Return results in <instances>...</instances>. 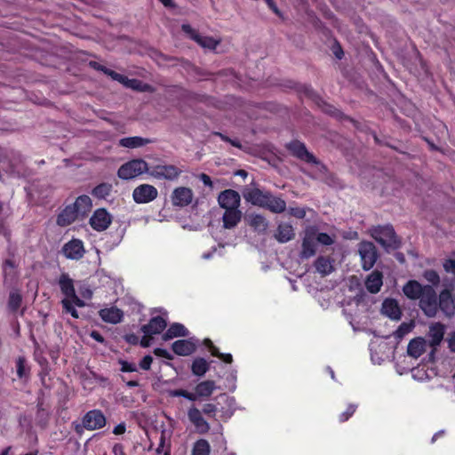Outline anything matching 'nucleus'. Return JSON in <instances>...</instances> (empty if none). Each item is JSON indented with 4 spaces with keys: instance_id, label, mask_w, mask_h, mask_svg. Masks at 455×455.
<instances>
[{
    "instance_id": "f257e3e1",
    "label": "nucleus",
    "mask_w": 455,
    "mask_h": 455,
    "mask_svg": "<svg viewBox=\"0 0 455 455\" xmlns=\"http://www.w3.org/2000/svg\"><path fill=\"white\" fill-rule=\"evenodd\" d=\"M286 149L291 153V156L303 161L307 164L319 165L320 172L328 174L327 179H330L333 181L336 178L334 174L330 173L328 172V168L325 164H322L320 160H318L313 153L309 152L305 145V143L293 140L285 145Z\"/></svg>"
},
{
    "instance_id": "f03ea898",
    "label": "nucleus",
    "mask_w": 455,
    "mask_h": 455,
    "mask_svg": "<svg viewBox=\"0 0 455 455\" xmlns=\"http://www.w3.org/2000/svg\"><path fill=\"white\" fill-rule=\"evenodd\" d=\"M296 89L300 94H302L305 97L315 101L319 106V108H321L322 111L324 112L325 114H327L331 116H333L340 121L347 120L349 122H354V120L351 117L345 115L343 112H341L339 109H338L334 106L324 101L314 91V89L312 88V86L310 84H298Z\"/></svg>"
},
{
    "instance_id": "7ed1b4c3",
    "label": "nucleus",
    "mask_w": 455,
    "mask_h": 455,
    "mask_svg": "<svg viewBox=\"0 0 455 455\" xmlns=\"http://www.w3.org/2000/svg\"><path fill=\"white\" fill-rule=\"evenodd\" d=\"M371 235L377 243L385 248L397 249L400 246V241L391 225L373 227Z\"/></svg>"
},
{
    "instance_id": "20e7f679",
    "label": "nucleus",
    "mask_w": 455,
    "mask_h": 455,
    "mask_svg": "<svg viewBox=\"0 0 455 455\" xmlns=\"http://www.w3.org/2000/svg\"><path fill=\"white\" fill-rule=\"evenodd\" d=\"M148 166L146 161L132 159L119 167L117 176L122 180H132L148 172Z\"/></svg>"
},
{
    "instance_id": "39448f33",
    "label": "nucleus",
    "mask_w": 455,
    "mask_h": 455,
    "mask_svg": "<svg viewBox=\"0 0 455 455\" xmlns=\"http://www.w3.org/2000/svg\"><path fill=\"white\" fill-rule=\"evenodd\" d=\"M419 307L427 317H435L438 313L437 294L433 286L426 284V291L419 299Z\"/></svg>"
},
{
    "instance_id": "423d86ee",
    "label": "nucleus",
    "mask_w": 455,
    "mask_h": 455,
    "mask_svg": "<svg viewBox=\"0 0 455 455\" xmlns=\"http://www.w3.org/2000/svg\"><path fill=\"white\" fill-rule=\"evenodd\" d=\"M358 252L361 258L362 267L370 270L378 259V251L371 242L363 241L358 244Z\"/></svg>"
},
{
    "instance_id": "0eeeda50",
    "label": "nucleus",
    "mask_w": 455,
    "mask_h": 455,
    "mask_svg": "<svg viewBox=\"0 0 455 455\" xmlns=\"http://www.w3.org/2000/svg\"><path fill=\"white\" fill-rule=\"evenodd\" d=\"M181 30L193 41L197 43L200 46L210 50L216 49L219 41L212 36H202L197 30L193 28L189 24H182Z\"/></svg>"
},
{
    "instance_id": "6e6552de",
    "label": "nucleus",
    "mask_w": 455,
    "mask_h": 455,
    "mask_svg": "<svg viewBox=\"0 0 455 455\" xmlns=\"http://www.w3.org/2000/svg\"><path fill=\"white\" fill-rule=\"evenodd\" d=\"M315 246V227H308L305 230L299 257L302 259L313 257L316 252Z\"/></svg>"
},
{
    "instance_id": "1a4fd4ad",
    "label": "nucleus",
    "mask_w": 455,
    "mask_h": 455,
    "mask_svg": "<svg viewBox=\"0 0 455 455\" xmlns=\"http://www.w3.org/2000/svg\"><path fill=\"white\" fill-rule=\"evenodd\" d=\"M61 253L68 259H81L85 253V249L83 241L77 238H72L70 241H68L62 246Z\"/></svg>"
},
{
    "instance_id": "9d476101",
    "label": "nucleus",
    "mask_w": 455,
    "mask_h": 455,
    "mask_svg": "<svg viewBox=\"0 0 455 455\" xmlns=\"http://www.w3.org/2000/svg\"><path fill=\"white\" fill-rule=\"evenodd\" d=\"M111 222L112 216L105 208L97 209L89 220L92 228L98 232L106 230Z\"/></svg>"
},
{
    "instance_id": "9b49d317",
    "label": "nucleus",
    "mask_w": 455,
    "mask_h": 455,
    "mask_svg": "<svg viewBox=\"0 0 455 455\" xmlns=\"http://www.w3.org/2000/svg\"><path fill=\"white\" fill-rule=\"evenodd\" d=\"M437 300L438 310L440 309L445 316L452 317L455 314V298L451 289H443L437 297Z\"/></svg>"
},
{
    "instance_id": "f8f14e48",
    "label": "nucleus",
    "mask_w": 455,
    "mask_h": 455,
    "mask_svg": "<svg viewBox=\"0 0 455 455\" xmlns=\"http://www.w3.org/2000/svg\"><path fill=\"white\" fill-rule=\"evenodd\" d=\"M13 257L14 255L12 253V258L5 259L2 263L3 283L4 285L14 283L19 276V264Z\"/></svg>"
},
{
    "instance_id": "ddd939ff",
    "label": "nucleus",
    "mask_w": 455,
    "mask_h": 455,
    "mask_svg": "<svg viewBox=\"0 0 455 455\" xmlns=\"http://www.w3.org/2000/svg\"><path fill=\"white\" fill-rule=\"evenodd\" d=\"M157 189L148 184H142L134 188L132 198L137 204H148L157 197Z\"/></svg>"
},
{
    "instance_id": "4468645a",
    "label": "nucleus",
    "mask_w": 455,
    "mask_h": 455,
    "mask_svg": "<svg viewBox=\"0 0 455 455\" xmlns=\"http://www.w3.org/2000/svg\"><path fill=\"white\" fill-rule=\"evenodd\" d=\"M445 331L446 326L441 322L430 323L426 335L428 347H439L444 339Z\"/></svg>"
},
{
    "instance_id": "2eb2a0df",
    "label": "nucleus",
    "mask_w": 455,
    "mask_h": 455,
    "mask_svg": "<svg viewBox=\"0 0 455 455\" xmlns=\"http://www.w3.org/2000/svg\"><path fill=\"white\" fill-rule=\"evenodd\" d=\"M116 78L115 81H117L121 84H123L126 88L132 89L133 91L140 92H154L156 91L155 87L152 86L149 84L144 83L140 79L136 78H128L127 76L117 74L116 76Z\"/></svg>"
},
{
    "instance_id": "dca6fc26",
    "label": "nucleus",
    "mask_w": 455,
    "mask_h": 455,
    "mask_svg": "<svg viewBox=\"0 0 455 455\" xmlns=\"http://www.w3.org/2000/svg\"><path fill=\"white\" fill-rule=\"evenodd\" d=\"M241 197L238 192L233 189H226L220 193L218 203L220 206L225 210L238 208Z\"/></svg>"
},
{
    "instance_id": "f3484780",
    "label": "nucleus",
    "mask_w": 455,
    "mask_h": 455,
    "mask_svg": "<svg viewBox=\"0 0 455 455\" xmlns=\"http://www.w3.org/2000/svg\"><path fill=\"white\" fill-rule=\"evenodd\" d=\"M106 424V418L104 414L99 410H92L88 411L84 419L83 425L86 429L95 430L101 428Z\"/></svg>"
},
{
    "instance_id": "a211bd4d",
    "label": "nucleus",
    "mask_w": 455,
    "mask_h": 455,
    "mask_svg": "<svg viewBox=\"0 0 455 455\" xmlns=\"http://www.w3.org/2000/svg\"><path fill=\"white\" fill-rule=\"evenodd\" d=\"M381 314L393 321H399L403 315L397 300L392 298H387L383 300Z\"/></svg>"
},
{
    "instance_id": "6ab92c4d",
    "label": "nucleus",
    "mask_w": 455,
    "mask_h": 455,
    "mask_svg": "<svg viewBox=\"0 0 455 455\" xmlns=\"http://www.w3.org/2000/svg\"><path fill=\"white\" fill-rule=\"evenodd\" d=\"M269 191H262L257 188H249L243 192V197L251 204L264 208L267 198H269Z\"/></svg>"
},
{
    "instance_id": "aec40b11",
    "label": "nucleus",
    "mask_w": 455,
    "mask_h": 455,
    "mask_svg": "<svg viewBox=\"0 0 455 455\" xmlns=\"http://www.w3.org/2000/svg\"><path fill=\"white\" fill-rule=\"evenodd\" d=\"M427 341L425 337H416L411 339L407 346V354L409 356L418 359L426 351L427 347Z\"/></svg>"
},
{
    "instance_id": "412c9836",
    "label": "nucleus",
    "mask_w": 455,
    "mask_h": 455,
    "mask_svg": "<svg viewBox=\"0 0 455 455\" xmlns=\"http://www.w3.org/2000/svg\"><path fill=\"white\" fill-rule=\"evenodd\" d=\"M426 291V285L421 284L416 280H409L403 286V292L406 298L411 300L419 299Z\"/></svg>"
},
{
    "instance_id": "4be33fe9",
    "label": "nucleus",
    "mask_w": 455,
    "mask_h": 455,
    "mask_svg": "<svg viewBox=\"0 0 455 455\" xmlns=\"http://www.w3.org/2000/svg\"><path fill=\"white\" fill-rule=\"evenodd\" d=\"M192 190L185 187H180L175 188L172 195V204L176 206H187L192 202Z\"/></svg>"
},
{
    "instance_id": "5701e85b",
    "label": "nucleus",
    "mask_w": 455,
    "mask_h": 455,
    "mask_svg": "<svg viewBox=\"0 0 455 455\" xmlns=\"http://www.w3.org/2000/svg\"><path fill=\"white\" fill-rule=\"evenodd\" d=\"M167 326L166 320L160 315L152 317L147 324L141 326L144 334H160Z\"/></svg>"
},
{
    "instance_id": "b1692460",
    "label": "nucleus",
    "mask_w": 455,
    "mask_h": 455,
    "mask_svg": "<svg viewBox=\"0 0 455 455\" xmlns=\"http://www.w3.org/2000/svg\"><path fill=\"white\" fill-rule=\"evenodd\" d=\"M202 345L212 356L218 358L221 363L232 364L233 355L230 353H221L210 339H204Z\"/></svg>"
},
{
    "instance_id": "393cba45",
    "label": "nucleus",
    "mask_w": 455,
    "mask_h": 455,
    "mask_svg": "<svg viewBox=\"0 0 455 455\" xmlns=\"http://www.w3.org/2000/svg\"><path fill=\"white\" fill-rule=\"evenodd\" d=\"M99 315L103 322L116 324L123 321L124 312L116 307H111L100 309Z\"/></svg>"
},
{
    "instance_id": "a878e982",
    "label": "nucleus",
    "mask_w": 455,
    "mask_h": 455,
    "mask_svg": "<svg viewBox=\"0 0 455 455\" xmlns=\"http://www.w3.org/2000/svg\"><path fill=\"white\" fill-rule=\"evenodd\" d=\"M172 351L178 355H189L196 350V343L192 339H178L172 345Z\"/></svg>"
},
{
    "instance_id": "bb28decb",
    "label": "nucleus",
    "mask_w": 455,
    "mask_h": 455,
    "mask_svg": "<svg viewBox=\"0 0 455 455\" xmlns=\"http://www.w3.org/2000/svg\"><path fill=\"white\" fill-rule=\"evenodd\" d=\"M181 173V170L172 164L156 165L153 171V175L158 179L175 180Z\"/></svg>"
},
{
    "instance_id": "cd10ccee",
    "label": "nucleus",
    "mask_w": 455,
    "mask_h": 455,
    "mask_svg": "<svg viewBox=\"0 0 455 455\" xmlns=\"http://www.w3.org/2000/svg\"><path fill=\"white\" fill-rule=\"evenodd\" d=\"M189 420L194 424L200 434H205L210 430V425L202 417L201 411L197 408H191L188 413Z\"/></svg>"
},
{
    "instance_id": "c85d7f7f",
    "label": "nucleus",
    "mask_w": 455,
    "mask_h": 455,
    "mask_svg": "<svg viewBox=\"0 0 455 455\" xmlns=\"http://www.w3.org/2000/svg\"><path fill=\"white\" fill-rule=\"evenodd\" d=\"M77 217L76 210L72 204H68L58 214L56 223L60 227H67L71 225Z\"/></svg>"
},
{
    "instance_id": "c756f323",
    "label": "nucleus",
    "mask_w": 455,
    "mask_h": 455,
    "mask_svg": "<svg viewBox=\"0 0 455 455\" xmlns=\"http://www.w3.org/2000/svg\"><path fill=\"white\" fill-rule=\"evenodd\" d=\"M383 285V274L379 270L372 271L365 280V287L371 294L378 293Z\"/></svg>"
},
{
    "instance_id": "7c9ffc66",
    "label": "nucleus",
    "mask_w": 455,
    "mask_h": 455,
    "mask_svg": "<svg viewBox=\"0 0 455 455\" xmlns=\"http://www.w3.org/2000/svg\"><path fill=\"white\" fill-rule=\"evenodd\" d=\"M275 237L281 243L292 240L295 237L292 226L287 223L278 225Z\"/></svg>"
},
{
    "instance_id": "2f4dec72",
    "label": "nucleus",
    "mask_w": 455,
    "mask_h": 455,
    "mask_svg": "<svg viewBox=\"0 0 455 455\" xmlns=\"http://www.w3.org/2000/svg\"><path fill=\"white\" fill-rule=\"evenodd\" d=\"M242 212L238 208L227 209L223 214V226L225 228H235L241 220Z\"/></svg>"
},
{
    "instance_id": "473e14b6",
    "label": "nucleus",
    "mask_w": 455,
    "mask_h": 455,
    "mask_svg": "<svg viewBox=\"0 0 455 455\" xmlns=\"http://www.w3.org/2000/svg\"><path fill=\"white\" fill-rule=\"evenodd\" d=\"M59 287L65 296L64 299H68L74 292H76L74 280L68 273H62L58 281Z\"/></svg>"
},
{
    "instance_id": "72a5a7b5",
    "label": "nucleus",
    "mask_w": 455,
    "mask_h": 455,
    "mask_svg": "<svg viewBox=\"0 0 455 455\" xmlns=\"http://www.w3.org/2000/svg\"><path fill=\"white\" fill-rule=\"evenodd\" d=\"M72 205L74 206V209L76 210L78 215L84 216L91 212L92 208V202L89 196L82 195L76 199Z\"/></svg>"
},
{
    "instance_id": "f704fd0d",
    "label": "nucleus",
    "mask_w": 455,
    "mask_h": 455,
    "mask_svg": "<svg viewBox=\"0 0 455 455\" xmlns=\"http://www.w3.org/2000/svg\"><path fill=\"white\" fill-rule=\"evenodd\" d=\"M188 335V329L180 323H174L170 325L163 335L164 340H169L176 337H187Z\"/></svg>"
},
{
    "instance_id": "c9c22d12",
    "label": "nucleus",
    "mask_w": 455,
    "mask_h": 455,
    "mask_svg": "<svg viewBox=\"0 0 455 455\" xmlns=\"http://www.w3.org/2000/svg\"><path fill=\"white\" fill-rule=\"evenodd\" d=\"M264 208L275 213H282L286 209V203L281 197L274 196L270 192Z\"/></svg>"
},
{
    "instance_id": "e433bc0d",
    "label": "nucleus",
    "mask_w": 455,
    "mask_h": 455,
    "mask_svg": "<svg viewBox=\"0 0 455 455\" xmlns=\"http://www.w3.org/2000/svg\"><path fill=\"white\" fill-rule=\"evenodd\" d=\"M22 295L19 289H13L10 291L7 301V307L12 314L17 313L22 304Z\"/></svg>"
},
{
    "instance_id": "4c0bfd02",
    "label": "nucleus",
    "mask_w": 455,
    "mask_h": 455,
    "mask_svg": "<svg viewBox=\"0 0 455 455\" xmlns=\"http://www.w3.org/2000/svg\"><path fill=\"white\" fill-rule=\"evenodd\" d=\"M150 143V140L139 136L126 137L119 140V145L124 148H136Z\"/></svg>"
},
{
    "instance_id": "58836bf2",
    "label": "nucleus",
    "mask_w": 455,
    "mask_h": 455,
    "mask_svg": "<svg viewBox=\"0 0 455 455\" xmlns=\"http://www.w3.org/2000/svg\"><path fill=\"white\" fill-rule=\"evenodd\" d=\"M315 267L316 271L323 276H325L333 271V267L328 257H318L315 261Z\"/></svg>"
},
{
    "instance_id": "ea45409f",
    "label": "nucleus",
    "mask_w": 455,
    "mask_h": 455,
    "mask_svg": "<svg viewBox=\"0 0 455 455\" xmlns=\"http://www.w3.org/2000/svg\"><path fill=\"white\" fill-rule=\"evenodd\" d=\"M113 186L110 183L102 182L92 190V196L97 199H106L111 193Z\"/></svg>"
},
{
    "instance_id": "a19ab883",
    "label": "nucleus",
    "mask_w": 455,
    "mask_h": 455,
    "mask_svg": "<svg viewBox=\"0 0 455 455\" xmlns=\"http://www.w3.org/2000/svg\"><path fill=\"white\" fill-rule=\"evenodd\" d=\"M214 363H215V361H213V360L208 361L205 357H196L193 361L190 370L205 371V370H210L212 367L215 369L216 366L212 365Z\"/></svg>"
},
{
    "instance_id": "79ce46f5",
    "label": "nucleus",
    "mask_w": 455,
    "mask_h": 455,
    "mask_svg": "<svg viewBox=\"0 0 455 455\" xmlns=\"http://www.w3.org/2000/svg\"><path fill=\"white\" fill-rule=\"evenodd\" d=\"M214 388H215L214 382L204 381V382L199 383L196 387L195 394L197 395V398L203 397V396H209L212 395Z\"/></svg>"
},
{
    "instance_id": "37998d69",
    "label": "nucleus",
    "mask_w": 455,
    "mask_h": 455,
    "mask_svg": "<svg viewBox=\"0 0 455 455\" xmlns=\"http://www.w3.org/2000/svg\"><path fill=\"white\" fill-rule=\"evenodd\" d=\"M210 443L205 439H200L194 443L192 455H210Z\"/></svg>"
},
{
    "instance_id": "c03bdc74",
    "label": "nucleus",
    "mask_w": 455,
    "mask_h": 455,
    "mask_svg": "<svg viewBox=\"0 0 455 455\" xmlns=\"http://www.w3.org/2000/svg\"><path fill=\"white\" fill-rule=\"evenodd\" d=\"M250 225L258 232H265L267 229L268 222L265 217L260 214L253 215Z\"/></svg>"
},
{
    "instance_id": "a18cd8bd",
    "label": "nucleus",
    "mask_w": 455,
    "mask_h": 455,
    "mask_svg": "<svg viewBox=\"0 0 455 455\" xmlns=\"http://www.w3.org/2000/svg\"><path fill=\"white\" fill-rule=\"evenodd\" d=\"M50 413L47 409L43 406V403H38L37 404V412H36V421L37 424L41 427H44L49 421Z\"/></svg>"
},
{
    "instance_id": "49530a36",
    "label": "nucleus",
    "mask_w": 455,
    "mask_h": 455,
    "mask_svg": "<svg viewBox=\"0 0 455 455\" xmlns=\"http://www.w3.org/2000/svg\"><path fill=\"white\" fill-rule=\"evenodd\" d=\"M89 67L97 70V71H101L102 73H104L105 75H107L108 76H109L112 80H116V76H117V72L100 64L99 62L95 61V60H91L89 61L88 63Z\"/></svg>"
},
{
    "instance_id": "de8ad7c7",
    "label": "nucleus",
    "mask_w": 455,
    "mask_h": 455,
    "mask_svg": "<svg viewBox=\"0 0 455 455\" xmlns=\"http://www.w3.org/2000/svg\"><path fill=\"white\" fill-rule=\"evenodd\" d=\"M414 327V323H402L396 331L394 332V337L397 339H402L406 334H408Z\"/></svg>"
},
{
    "instance_id": "09e8293b",
    "label": "nucleus",
    "mask_w": 455,
    "mask_h": 455,
    "mask_svg": "<svg viewBox=\"0 0 455 455\" xmlns=\"http://www.w3.org/2000/svg\"><path fill=\"white\" fill-rule=\"evenodd\" d=\"M423 277L427 280L431 286H437L440 283V276L434 269H427L423 272Z\"/></svg>"
},
{
    "instance_id": "8fccbe9b",
    "label": "nucleus",
    "mask_w": 455,
    "mask_h": 455,
    "mask_svg": "<svg viewBox=\"0 0 455 455\" xmlns=\"http://www.w3.org/2000/svg\"><path fill=\"white\" fill-rule=\"evenodd\" d=\"M63 310L70 314L72 317L77 319L79 317L77 310L75 308L74 305H72V301L68 299H63L61 300Z\"/></svg>"
},
{
    "instance_id": "3c124183",
    "label": "nucleus",
    "mask_w": 455,
    "mask_h": 455,
    "mask_svg": "<svg viewBox=\"0 0 455 455\" xmlns=\"http://www.w3.org/2000/svg\"><path fill=\"white\" fill-rule=\"evenodd\" d=\"M315 242L323 245H331L334 243V239L327 233H318L315 228Z\"/></svg>"
},
{
    "instance_id": "603ef678",
    "label": "nucleus",
    "mask_w": 455,
    "mask_h": 455,
    "mask_svg": "<svg viewBox=\"0 0 455 455\" xmlns=\"http://www.w3.org/2000/svg\"><path fill=\"white\" fill-rule=\"evenodd\" d=\"M357 408L356 404H349L346 411L339 415V420L341 422L347 421L355 411Z\"/></svg>"
},
{
    "instance_id": "864d4df0",
    "label": "nucleus",
    "mask_w": 455,
    "mask_h": 455,
    "mask_svg": "<svg viewBox=\"0 0 455 455\" xmlns=\"http://www.w3.org/2000/svg\"><path fill=\"white\" fill-rule=\"evenodd\" d=\"M443 267L445 272L451 274L455 276V258L444 259Z\"/></svg>"
},
{
    "instance_id": "5fc2aeb1",
    "label": "nucleus",
    "mask_w": 455,
    "mask_h": 455,
    "mask_svg": "<svg viewBox=\"0 0 455 455\" xmlns=\"http://www.w3.org/2000/svg\"><path fill=\"white\" fill-rule=\"evenodd\" d=\"M173 395L175 396H183L190 401H196L197 399V395L195 393H190L183 389L175 390L173 392Z\"/></svg>"
},
{
    "instance_id": "6e6d98bb",
    "label": "nucleus",
    "mask_w": 455,
    "mask_h": 455,
    "mask_svg": "<svg viewBox=\"0 0 455 455\" xmlns=\"http://www.w3.org/2000/svg\"><path fill=\"white\" fill-rule=\"evenodd\" d=\"M289 213L297 219H304L306 217V210L301 207H291Z\"/></svg>"
},
{
    "instance_id": "4d7b16f0",
    "label": "nucleus",
    "mask_w": 455,
    "mask_h": 455,
    "mask_svg": "<svg viewBox=\"0 0 455 455\" xmlns=\"http://www.w3.org/2000/svg\"><path fill=\"white\" fill-rule=\"evenodd\" d=\"M153 358L151 355H145L140 362V367L141 370H150Z\"/></svg>"
},
{
    "instance_id": "13d9d810",
    "label": "nucleus",
    "mask_w": 455,
    "mask_h": 455,
    "mask_svg": "<svg viewBox=\"0 0 455 455\" xmlns=\"http://www.w3.org/2000/svg\"><path fill=\"white\" fill-rule=\"evenodd\" d=\"M446 341L449 350L452 353H455V331L449 333Z\"/></svg>"
},
{
    "instance_id": "bf43d9fd",
    "label": "nucleus",
    "mask_w": 455,
    "mask_h": 455,
    "mask_svg": "<svg viewBox=\"0 0 455 455\" xmlns=\"http://www.w3.org/2000/svg\"><path fill=\"white\" fill-rule=\"evenodd\" d=\"M430 351L427 355V361L428 363H435L436 361V353L439 347H429Z\"/></svg>"
},
{
    "instance_id": "052dcab7",
    "label": "nucleus",
    "mask_w": 455,
    "mask_h": 455,
    "mask_svg": "<svg viewBox=\"0 0 455 455\" xmlns=\"http://www.w3.org/2000/svg\"><path fill=\"white\" fill-rule=\"evenodd\" d=\"M154 354L157 356H160V357H164V358H166V359H172V356L171 355V354L166 350V349H164V348H156L155 351H154Z\"/></svg>"
},
{
    "instance_id": "680f3d73",
    "label": "nucleus",
    "mask_w": 455,
    "mask_h": 455,
    "mask_svg": "<svg viewBox=\"0 0 455 455\" xmlns=\"http://www.w3.org/2000/svg\"><path fill=\"white\" fill-rule=\"evenodd\" d=\"M412 378L419 381H424L428 379L430 377L427 375V371H415V373L412 374Z\"/></svg>"
},
{
    "instance_id": "e2e57ef3",
    "label": "nucleus",
    "mask_w": 455,
    "mask_h": 455,
    "mask_svg": "<svg viewBox=\"0 0 455 455\" xmlns=\"http://www.w3.org/2000/svg\"><path fill=\"white\" fill-rule=\"evenodd\" d=\"M199 179L200 180L204 183V185L209 187V188H212L213 187V183L212 181V179L209 175H207L206 173H201L199 175Z\"/></svg>"
},
{
    "instance_id": "0e129e2a",
    "label": "nucleus",
    "mask_w": 455,
    "mask_h": 455,
    "mask_svg": "<svg viewBox=\"0 0 455 455\" xmlns=\"http://www.w3.org/2000/svg\"><path fill=\"white\" fill-rule=\"evenodd\" d=\"M68 299L72 301V305L75 304L77 307H84V302L77 295L76 292H74L71 296L68 297Z\"/></svg>"
},
{
    "instance_id": "69168bd1",
    "label": "nucleus",
    "mask_w": 455,
    "mask_h": 455,
    "mask_svg": "<svg viewBox=\"0 0 455 455\" xmlns=\"http://www.w3.org/2000/svg\"><path fill=\"white\" fill-rule=\"evenodd\" d=\"M203 411L209 416H214L216 407L213 404L207 403L204 406Z\"/></svg>"
},
{
    "instance_id": "338daca9",
    "label": "nucleus",
    "mask_w": 455,
    "mask_h": 455,
    "mask_svg": "<svg viewBox=\"0 0 455 455\" xmlns=\"http://www.w3.org/2000/svg\"><path fill=\"white\" fill-rule=\"evenodd\" d=\"M152 340V334H144L142 339L139 340L141 347H148L150 345V342Z\"/></svg>"
},
{
    "instance_id": "774afa93",
    "label": "nucleus",
    "mask_w": 455,
    "mask_h": 455,
    "mask_svg": "<svg viewBox=\"0 0 455 455\" xmlns=\"http://www.w3.org/2000/svg\"><path fill=\"white\" fill-rule=\"evenodd\" d=\"M333 53L339 60H341L343 58L344 52L339 43H337L336 46L333 47Z\"/></svg>"
}]
</instances>
